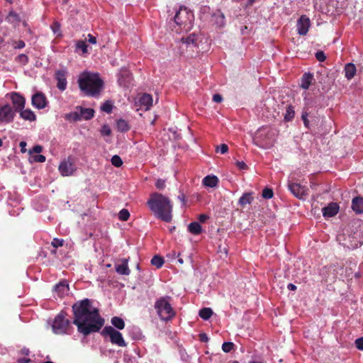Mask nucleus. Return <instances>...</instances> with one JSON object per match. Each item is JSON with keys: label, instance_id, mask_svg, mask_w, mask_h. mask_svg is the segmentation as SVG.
Wrapping results in <instances>:
<instances>
[{"label": "nucleus", "instance_id": "obj_41", "mask_svg": "<svg viewBox=\"0 0 363 363\" xmlns=\"http://www.w3.org/2000/svg\"><path fill=\"white\" fill-rule=\"evenodd\" d=\"M101 133L103 135H109L111 133V130L108 125L105 124L102 126L101 129Z\"/></svg>", "mask_w": 363, "mask_h": 363}, {"label": "nucleus", "instance_id": "obj_32", "mask_svg": "<svg viewBox=\"0 0 363 363\" xmlns=\"http://www.w3.org/2000/svg\"><path fill=\"white\" fill-rule=\"evenodd\" d=\"M117 128L121 132H126L130 129L128 122L123 119L117 121Z\"/></svg>", "mask_w": 363, "mask_h": 363}, {"label": "nucleus", "instance_id": "obj_49", "mask_svg": "<svg viewBox=\"0 0 363 363\" xmlns=\"http://www.w3.org/2000/svg\"><path fill=\"white\" fill-rule=\"evenodd\" d=\"M155 186L158 189H163L165 187L164 180H162L161 179H157Z\"/></svg>", "mask_w": 363, "mask_h": 363}, {"label": "nucleus", "instance_id": "obj_60", "mask_svg": "<svg viewBox=\"0 0 363 363\" xmlns=\"http://www.w3.org/2000/svg\"><path fill=\"white\" fill-rule=\"evenodd\" d=\"M208 218V216L206 214H201L199 216V220L201 223H204Z\"/></svg>", "mask_w": 363, "mask_h": 363}, {"label": "nucleus", "instance_id": "obj_16", "mask_svg": "<svg viewBox=\"0 0 363 363\" xmlns=\"http://www.w3.org/2000/svg\"><path fill=\"white\" fill-rule=\"evenodd\" d=\"M339 211V206L336 203H330L328 206L322 208L323 215L325 218H330L335 216Z\"/></svg>", "mask_w": 363, "mask_h": 363}, {"label": "nucleus", "instance_id": "obj_53", "mask_svg": "<svg viewBox=\"0 0 363 363\" xmlns=\"http://www.w3.org/2000/svg\"><path fill=\"white\" fill-rule=\"evenodd\" d=\"M15 49H21L25 47V43L23 40H18L15 42L13 45Z\"/></svg>", "mask_w": 363, "mask_h": 363}, {"label": "nucleus", "instance_id": "obj_46", "mask_svg": "<svg viewBox=\"0 0 363 363\" xmlns=\"http://www.w3.org/2000/svg\"><path fill=\"white\" fill-rule=\"evenodd\" d=\"M228 147L225 144H221L220 146L216 147V151H220L222 154H225L228 152Z\"/></svg>", "mask_w": 363, "mask_h": 363}, {"label": "nucleus", "instance_id": "obj_36", "mask_svg": "<svg viewBox=\"0 0 363 363\" xmlns=\"http://www.w3.org/2000/svg\"><path fill=\"white\" fill-rule=\"evenodd\" d=\"M111 163L113 166L116 167H120L123 164V161L121 158L118 155H113L111 157Z\"/></svg>", "mask_w": 363, "mask_h": 363}, {"label": "nucleus", "instance_id": "obj_52", "mask_svg": "<svg viewBox=\"0 0 363 363\" xmlns=\"http://www.w3.org/2000/svg\"><path fill=\"white\" fill-rule=\"evenodd\" d=\"M51 28L55 34H57L60 30V25L59 24V23L55 22L52 25Z\"/></svg>", "mask_w": 363, "mask_h": 363}, {"label": "nucleus", "instance_id": "obj_21", "mask_svg": "<svg viewBox=\"0 0 363 363\" xmlns=\"http://www.w3.org/2000/svg\"><path fill=\"white\" fill-rule=\"evenodd\" d=\"M357 69L353 63H347L345 66V76L347 79H352L356 74Z\"/></svg>", "mask_w": 363, "mask_h": 363}, {"label": "nucleus", "instance_id": "obj_11", "mask_svg": "<svg viewBox=\"0 0 363 363\" xmlns=\"http://www.w3.org/2000/svg\"><path fill=\"white\" fill-rule=\"evenodd\" d=\"M58 169L62 176L67 177L72 175L76 169L73 162L68 158L60 162Z\"/></svg>", "mask_w": 363, "mask_h": 363}, {"label": "nucleus", "instance_id": "obj_17", "mask_svg": "<svg viewBox=\"0 0 363 363\" xmlns=\"http://www.w3.org/2000/svg\"><path fill=\"white\" fill-rule=\"evenodd\" d=\"M69 289V285L66 281H60L54 286V291L59 297H62L67 294Z\"/></svg>", "mask_w": 363, "mask_h": 363}, {"label": "nucleus", "instance_id": "obj_57", "mask_svg": "<svg viewBox=\"0 0 363 363\" xmlns=\"http://www.w3.org/2000/svg\"><path fill=\"white\" fill-rule=\"evenodd\" d=\"M236 165L240 169H245L247 167V164L242 161H237Z\"/></svg>", "mask_w": 363, "mask_h": 363}, {"label": "nucleus", "instance_id": "obj_34", "mask_svg": "<svg viewBox=\"0 0 363 363\" xmlns=\"http://www.w3.org/2000/svg\"><path fill=\"white\" fill-rule=\"evenodd\" d=\"M294 115H295V112L294 111V108L291 106H288L286 108V113L284 116L285 121H291L294 118Z\"/></svg>", "mask_w": 363, "mask_h": 363}, {"label": "nucleus", "instance_id": "obj_45", "mask_svg": "<svg viewBox=\"0 0 363 363\" xmlns=\"http://www.w3.org/2000/svg\"><path fill=\"white\" fill-rule=\"evenodd\" d=\"M17 60H18V62H21L23 65H25L28 62V57L27 55H26L24 54H21L17 57Z\"/></svg>", "mask_w": 363, "mask_h": 363}, {"label": "nucleus", "instance_id": "obj_28", "mask_svg": "<svg viewBox=\"0 0 363 363\" xmlns=\"http://www.w3.org/2000/svg\"><path fill=\"white\" fill-rule=\"evenodd\" d=\"M188 230L190 233L194 235H199L201 232V226L197 222H192L188 226Z\"/></svg>", "mask_w": 363, "mask_h": 363}, {"label": "nucleus", "instance_id": "obj_55", "mask_svg": "<svg viewBox=\"0 0 363 363\" xmlns=\"http://www.w3.org/2000/svg\"><path fill=\"white\" fill-rule=\"evenodd\" d=\"M85 40L91 44L96 43V38L94 36H93L91 34H88L87 38Z\"/></svg>", "mask_w": 363, "mask_h": 363}, {"label": "nucleus", "instance_id": "obj_12", "mask_svg": "<svg viewBox=\"0 0 363 363\" xmlns=\"http://www.w3.org/2000/svg\"><path fill=\"white\" fill-rule=\"evenodd\" d=\"M32 105L38 108L43 109L46 107L48 101L45 94L42 92H37L32 96Z\"/></svg>", "mask_w": 363, "mask_h": 363}, {"label": "nucleus", "instance_id": "obj_39", "mask_svg": "<svg viewBox=\"0 0 363 363\" xmlns=\"http://www.w3.org/2000/svg\"><path fill=\"white\" fill-rule=\"evenodd\" d=\"M113 108V105L109 102H105L101 107V109L108 113H111Z\"/></svg>", "mask_w": 363, "mask_h": 363}, {"label": "nucleus", "instance_id": "obj_61", "mask_svg": "<svg viewBox=\"0 0 363 363\" xmlns=\"http://www.w3.org/2000/svg\"><path fill=\"white\" fill-rule=\"evenodd\" d=\"M19 145L21 147V152H25L26 151V143L25 141H21Z\"/></svg>", "mask_w": 363, "mask_h": 363}, {"label": "nucleus", "instance_id": "obj_42", "mask_svg": "<svg viewBox=\"0 0 363 363\" xmlns=\"http://www.w3.org/2000/svg\"><path fill=\"white\" fill-rule=\"evenodd\" d=\"M64 240L62 239L54 238L51 242V245L57 248L63 245Z\"/></svg>", "mask_w": 363, "mask_h": 363}, {"label": "nucleus", "instance_id": "obj_9", "mask_svg": "<svg viewBox=\"0 0 363 363\" xmlns=\"http://www.w3.org/2000/svg\"><path fill=\"white\" fill-rule=\"evenodd\" d=\"M288 188L291 194L299 199H303V197L308 194V189L305 186H302L296 182L289 181Z\"/></svg>", "mask_w": 363, "mask_h": 363}, {"label": "nucleus", "instance_id": "obj_18", "mask_svg": "<svg viewBox=\"0 0 363 363\" xmlns=\"http://www.w3.org/2000/svg\"><path fill=\"white\" fill-rule=\"evenodd\" d=\"M121 264H116L115 269L118 274L121 275H129L130 270L128 266V259H123Z\"/></svg>", "mask_w": 363, "mask_h": 363}, {"label": "nucleus", "instance_id": "obj_15", "mask_svg": "<svg viewBox=\"0 0 363 363\" xmlns=\"http://www.w3.org/2000/svg\"><path fill=\"white\" fill-rule=\"evenodd\" d=\"M12 103L15 107L16 111H19L23 109L25 106L26 100L21 94L16 92H13L11 96Z\"/></svg>", "mask_w": 363, "mask_h": 363}, {"label": "nucleus", "instance_id": "obj_33", "mask_svg": "<svg viewBox=\"0 0 363 363\" xmlns=\"http://www.w3.org/2000/svg\"><path fill=\"white\" fill-rule=\"evenodd\" d=\"M151 264L157 268H160L164 264V259L159 255H155L151 259Z\"/></svg>", "mask_w": 363, "mask_h": 363}, {"label": "nucleus", "instance_id": "obj_27", "mask_svg": "<svg viewBox=\"0 0 363 363\" xmlns=\"http://www.w3.org/2000/svg\"><path fill=\"white\" fill-rule=\"evenodd\" d=\"M354 238L362 245L363 243V222H361L358 225V228L356 232L354 233Z\"/></svg>", "mask_w": 363, "mask_h": 363}, {"label": "nucleus", "instance_id": "obj_37", "mask_svg": "<svg viewBox=\"0 0 363 363\" xmlns=\"http://www.w3.org/2000/svg\"><path fill=\"white\" fill-rule=\"evenodd\" d=\"M262 196L265 199H272L274 196V193L272 189L269 188H265L262 191Z\"/></svg>", "mask_w": 363, "mask_h": 363}, {"label": "nucleus", "instance_id": "obj_54", "mask_svg": "<svg viewBox=\"0 0 363 363\" xmlns=\"http://www.w3.org/2000/svg\"><path fill=\"white\" fill-rule=\"evenodd\" d=\"M213 101L216 103H220L223 101V97L219 94H215L213 96Z\"/></svg>", "mask_w": 363, "mask_h": 363}, {"label": "nucleus", "instance_id": "obj_23", "mask_svg": "<svg viewBox=\"0 0 363 363\" xmlns=\"http://www.w3.org/2000/svg\"><path fill=\"white\" fill-rule=\"evenodd\" d=\"M18 112H20L21 117L26 121H34L36 119L35 114L30 109H22Z\"/></svg>", "mask_w": 363, "mask_h": 363}, {"label": "nucleus", "instance_id": "obj_47", "mask_svg": "<svg viewBox=\"0 0 363 363\" xmlns=\"http://www.w3.org/2000/svg\"><path fill=\"white\" fill-rule=\"evenodd\" d=\"M355 345L358 350H363V337L355 340Z\"/></svg>", "mask_w": 363, "mask_h": 363}, {"label": "nucleus", "instance_id": "obj_5", "mask_svg": "<svg viewBox=\"0 0 363 363\" xmlns=\"http://www.w3.org/2000/svg\"><path fill=\"white\" fill-rule=\"evenodd\" d=\"M169 296L159 298L155 302V308L161 320L168 321L175 315V312L170 304Z\"/></svg>", "mask_w": 363, "mask_h": 363}, {"label": "nucleus", "instance_id": "obj_22", "mask_svg": "<svg viewBox=\"0 0 363 363\" xmlns=\"http://www.w3.org/2000/svg\"><path fill=\"white\" fill-rule=\"evenodd\" d=\"M309 106H310L309 101L306 99H305V106L302 111L301 119L303 121L304 125L308 128H309V121L308 119V116H309V114L311 113L309 111Z\"/></svg>", "mask_w": 363, "mask_h": 363}, {"label": "nucleus", "instance_id": "obj_24", "mask_svg": "<svg viewBox=\"0 0 363 363\" xmlns=\"http://www.w3.org/2000/svg\"><path fill=\"white\" fill-rule=\"evenodd\" d=\"M139 102L145 107V109H149L152 105V96L148 94H144L140 96Z\"/></svg>", "mask_w": 363, "mask_h": 363}, {"label": "nucleus", "instance_id": "obj_8", "mask_svg": "<svg viewBox=\"0 0 363 363\" xmlns=\"http://www.w3.org/2000/svg\"><path fill=\"white\" fill-rule=\"evenodd\" d=\"M101 334L104 336H108L112 344L116 345L119 347L126 346V343L122 336V334L111 326H106L103 329Z\"/></svg>", "mask_w": 363, "mask_h": 363}, {"label": "nucleus", "instance_id": "obj_56", "mask_svg": "<svg viewBox=\"0 0 363 363\" xmlns=\"http://www.w3.org/2000/svg\"><path fill=\"white\" fill-rule=\"evenodd\" d=\"M11 18H13L14 20L16 21H18V14H16V13L14 12H10L8 17H7V19L10 21L11 20Z\"/></svg>", "mask_w": 363, "mask_h": 363}, {"label": "nucleus", "instance_id": "obj_2", "mask_svg": "<svg viewBox=\"0 0 363 363\" xmlns=\"http://www.w3.org/2000/svg\"><path fill=\"white\" fill-rule=\"evenodd\" d=\"M147 203L157 218L167 223L172 220L173 206L168 197L159 193H153Z\"/></svg>", "mask_w": 363, "mask_h": 363}, {"label": "nucleus", "instance_id": "obj_48", "mask_svg": "<svg viewBox=\"0 0 363 363\" xmlns=\"http://www.w3.org/2000/svg\"><path fill=\"white\" fill-rule=\"evenodd\" d=\"M33 161L36 162H44L45 157L43 155H37L33 157Z\"/></svg>", "mask_w": 363, "mask_h": 363}, {"label": "nucleus", "instance_id": "obj_38", "mask_svg": "<svg viewBox=\"0 0 363 363\" xmlns=\"http://www.w3.org/2000/svg\"><path fill=\"white\" fill-rule=\"evenodd\" d=\"M76 46L77 48L81 50L83 53H86L88 52L87 45L86 43L83 40L78 41L76 44Z\"/></svg>", "mask_w": 363, "mask_h": 363}, {"label": "nucleus", "instance_id": "obj_30", "mask_svg": "<svg viewBox=\"0 0 363 363\" xmlns=\"http://www.w3.org/2000/svg\"><path fill=\"white\" fill-rule=\"evenodd\" d=\"M112 325L119 330H122L125 328L124 320L119 317L115 316L111 318Z\"/></svg>", "mask_w": 363, "mask_h": 363}, {"label": "nucleus", "instance_id": "obj_43", "mask_svg": "<svg viewBox=\"0 0 363 363\" xmlns=\"http://www.w3.org/2000/svg\"><path fill=\"white\" fill-rule=\"evenodd\" d=\"M43 150V147L40 145H35L32 150H29V154L33 155V153H40Z\"/></svg>", "mask_w": 363, "mask_h": 363}, {"label": "nucleus", "instance_id": "obj_64", "mask_svg": "<svg viewBox=\"0 0 363 363\" xmlns=\"http://www.w3.org/2000/svg\"><path fill=\"white\" fill-rule=\"evenodd\" d=\"M21 352L23 354H25V355H28L29 354V350L28 349H26V348H24L21 350Z\"/></svg>", "mask_w": 363, "mask_h": 363}, {"label": "nucleus", "instance_id": "obj_3", "mask_svg": "<svg viewBox=\"0 0 363 363\" xmlns=\"http://www.w3.org/2000/svg\"><path fill=\"white\" fill-rule=\"evenodd\" d=\"M194 14L186 7L181 6L173 18L169 21V27L172 31L181 33L192 28Z\"/></svg>", "mask_w": 363, "mask_h": 363}, {"label": "nucleus", "instance_id": "obj_4", "mask_svg": "<svg viewBox=\"0 0 363 363\" xmlns=\"http://www.w3.org/2000/svg\"><path fill=\"white\" fill-rule=\"evenodd\" d=\"M80 89L87 96H96L101 92L104 82L97 74L82 73L78 80Z\"/></svg>", "mask_w": 363, "mask_h": 363}, {"label": "nucleus", "instance_id": "obj_13", "mask_svg": "<svg viewBox=\"0 0 363 363\" xmlns=\"http://www.w3.org/2000/svg\"><path fill=\"white\" fill-rule=\"evenodd\" d=\"M310 27V19L306 16H302L298 21L297 30L301 35H305L308 31Z\"/></svg>", "mask_w": 363, "mask_h": 363}, {"label": "nucleus", "instance_id": "obj_58", "mask_svg": "<svg viewBox=\"0 0 363 363\" xmlns=\"http://www.w3.org/2000/svg\"><path fill=\"white\" fill-rule=\"evenodd\" d=\"M178 199L182 202V205L183 206H185L186 205V197H185V195L182 193L180 194L179 196H178Z\"/></svg>", "mask_w": 363, "mask_h": 363}, {"label": "nucleus", "instance_id": "obj_40", "mask_svg": "<svg viewBox=\"0 0 363 363\" xmlns=\"http://www.w3.org/2000/svg\"><path fill=\"white\" fill-rule=\"evenodd\" d=\"M233 347H234V344L233 342H225L222 345V350L225 352H229L233 350Z\"/></svg>", "mask_w": 363, "mask_h": 363}, {"label": "nucleus", "instance_id": "obj_51", "mask_svg": "<svg viewBox=\"0 0 363 363\" xmlns=\"http://www.w3.org/2000/svg\"><path fill=\"white\" fill-rule=\"evenodd\" d=\"M196 40V38L194 35H189L186 38H185L184 42L188 44H194Z\"/></svg>", "mask_w": 363, "mask_h": 363}, {"label": "nucleus", "instance_id": "obj_31", "mask_svg": "<svg viewBox=\"0 0 363 363\" xmlns=\"http://www.w3.org/2000/svg\"><path fill=\"white\" fill-rule=\"evenodd\" d=\"M199 314L202 319L208 320L213 315V311L210 308H203L199 311Z\"/></svg>", "mask_w": 363, "mask_h": 363}, {"label": "nucleus", "instance_id": "obj_19", "mask_svg": "<svg viewBox=\"0 0 363 363\" xmlns=\"http://www.w3.org/2000/svg\"><path fill=\"white\" fill-rule=\"evenodd\" d=\"M352 208L357 213H363V198L359 196L354 198L352 201Z\"/></svg>", "mask_w": 363, "mask_h": 363}, {"label": "nucleus", "instance_id": "obj_7", "mask_svg": "<svg viewBox=\"0 0 363 363\" xmlns=\"http://www.w3.org/2000/svg\"><path fill=\"white\" fill-rule=\"evenodd\" d=\"M70 328V322L65 318L62 313L58 314L54 319L52 328V331L57 335H62L67 333Z\"/></svg>", "mask_w": 363, "mask_h": 363}, {"label": "nucleus", "instance_id": "obj_10", "mask_svg": "<svg viewBox=\"0 0 363 363\" xmlns=\"http://www.w3.org/2000/svg\"><path fill=\"white\" fill-rule=\"evenodd\" d=\"M14 116L15 112L10 105L6 104L0 106V122L10 123L13 121Z\"/></svg>", "mask_w": 363, "mask_h": 363}, {"label": "nucleus", "instance_id": "obj_35", "mask_svg": "<svg viewBox=\"0 0 363 363\" xmlns=\"http://www.w3.org/2000/svg\"><path fill=\"white\" fill-rule=\"evenodd\" d=\"M130 217L129 211L127 209H122L118 213V218L121 220L125 221L127 220Z\"/></svg>", "mask_w": 363, "mask_h": 363}, {"label": "nucleus", "instance_id": "obj_25", "mask_svg": "<svg viewBox=\"0 0 363 363\" xmlns=\"http://www.w3.org/2000/svg\"><path fill=\"white\" fill-rule=\"evenodd\" d=\"M218 179L216 176H206L203 179V184L206 186L215 187L217 186Z\"/></svg>", "mask_w": 363, "mask_h": 363}, {"label": "nucleus", "instance_id": "obj_59", "mask_svg": "<svg viewBox=\"0 0 363 363\" xmlns=\"http://www.w3.org/2000/svg\"><path fill=\"white\" fill-rule=\"evenodd\" d=\"M199 339L202 342H207L208 337L206 333H201L199 335Z\"/></svg>", "mask_w": 363, "mask_h": 363}, {"label": "nucleus", "instance_id": "obj_63", "mask_svg": "<svg viewBox=\"0 0 363 363\" xmlns=\"http://www.w3.org/2000/svg\"><path fill=\"white\" fill-rule=\"evenodd\" d=\"M287 288L290 291H294L296 289V286L294 284H291V283L288 284Z\"/></svg>", "mask_w": 363, "mask_h": 363}, {"label": "nucleus", "instance_id": "obj_50", "mask_svg": "<svg viewBox=\"0 0 363 363\" xmlns=\"http://www.w3.org/2000/svg\"><path fill=\"white\" fill-rule=\"evenodd\" d=\"M121 77H125L127 78V84L130 83L131 76L130 72L128 70L122 71L121 73Z\"/></svg>", "mask_w": 363, "mask_h": 363}, {"label": "nucleus", "instance_id": "obj_62", "mask_svg": "<svg viewBox=\"0 0 363 363\" xmlns=\"http://www.w3.org/2000/svg\"><path fill=\"white\" fill-rule=\"evenodd\" d=\"M30 362V359L27 358H21L18 359V363H29Z\"/></svg>", "mask_w": 363, "mask_h": 363}, {"label": "nucleus", "instance_id": "obj_6", "mask_svg": "<svg viewBox=\"0 0 363 363\" xmlns=\"http://www.w3.org/2000/svg\"><path fill=\"white\" fill-rule=\"evenodd\" d=\"M94 110L90 108L77 107L76 111L66 115V119L70 121H78L82 119L89 120L94 117Z\"/></svg>", "mask_w": 363, "mask_h": 363}, {"label": "nucleus", "instance_id": "obj_20", "mask_svg": "<svg viewBox=\"0 0 363 363\" xmlns=\"http://www.w3.org/2000/svg\"><path fill=\"white\" fill-rule=\"evenodd\" d=\"M313 80V75L311 73H304L301 77V82L300 86L307 90Z\"/></svg>", "mask_w": 363, "mask_h": 363}, {"label": "nucleus", "instance_id": "obj_14", "mask_svg": "<svg viewBox=\"0 0 363 363\" xmlns=\"http://www.w3.org/2000/svg\"><path fill=\"white\" fill-rule=\"evenodd\" d=\"M67 72L64 69H60L55 73V79L57 81V87L60 91H64L67 87Z\"/></svg>", "mask_w": 363, "mask_h": 363}, {"label": "nucleus", "instance_id": "obj_44", "mask_svg": "<svg viewBox=\"0 0 363 363\" xmlns=\"http://www.w3.org/2000/svg\"><path fill=\"white\" fill-rule=\"evenodd\" d=\"M315 57L319 62H323L326 59V56L323 51H318L315 53Z\"/></svg>", "mask_w": 363, "mask_h": 363}, {"label": "nucleus", "instance_id": "obj_29", "mask_svg": "<svg viewBox=\"0 0 363 363\" xmlns=\"http://www.w3.org/2000/svg\"><path fill=\"white\" fill-rule=\"evenodd\" d=\"M213 16L218 26L223 27L225 25V16L222 12L218 11Z\"/></svg>", "mask_w": 363, "mask_h": 363}, {"label": "nucleus", "instance_id": "obj_26", "mask_svg": "<svg viewBox=\"0 0 363 363\" xmlns=\"http://www.w3.org/2000/svg\"><path fill=\"white\" fill-rule=\"evenodd\" d=\"M252 200H253L252 193L247 192V193L243 194V195L240 198V199L238 201V203L241 206H245L247 204L251 203Z\"/></svg>", "mask_w": 363, "mask_h": 363}, {"label": "nucleus", "instance_id": "obj_1", "mask_svg": "<svg viewBox=\"0 0 363 363\" xmlns=\"http://www.w3.org/2000/svg\"><path fill=\"white\" fill-rule=\"evenodd\" d=\"M73 324L77 326V330L84 336L99 332L104 324V320L99 310L91 305L89 298H84L73 304Z\"/></svg>", "mask_w": 363, "mask_h": 363}]
</instances>
